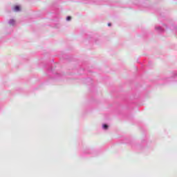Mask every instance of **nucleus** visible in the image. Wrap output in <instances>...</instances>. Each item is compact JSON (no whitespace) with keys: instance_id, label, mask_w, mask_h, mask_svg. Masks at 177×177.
Wrapping results in <instances>:
<instances>
[{"instance_id":"1","label":"nucleus","mask_w":177,"mask_h":177,"mask_svg":"<svg viewBox=\"0 0 177 177\" xmlns=\"http://www.w3.org/2000/svg\"><path fill=\"white\" fill-rule=\"evenodd\" d=\"M14 10L15 12H19V10H20V7H19V6H15Z\"/></svg>"},{"instance_id":"2","label":"nucleus","mask_w":177,"mask_h":177,"mask_svg":"<svg viewBox=\"0 0 177 177\" xmlns=\"http://www.w3.org/2000/svg\"><path fill=\"white\" fill-rule=\"evenodd\" d=\"M13 24H15V20L10 19V26H13Z\"/></svg>"},{"instance_id":"3","label":"nucleus","mask_w":177,"mask_h":177,"mask_svg":"<svg viewBox=\"0 0 177 177\" xmlns=\"http://www.w3.org/2000/svg\"><path fill=\"white\" fill-rule=\"evenodd\" d=\"M103 128L104 129H107L109 128V126L107 124H104Z\"/></svg>"},{"instance_id":"4","label":"nucleus","mask_w":177,"mask_h":177,"mask_svg":"<svg viewBox=\"0 0 177 177\" xmlns=\"http://www.w3.org/2000/svg\"><path fill=\"white\" fill-rule=\"evenodd\" d=\"M66 20L69 21V20H71V17H67Z\"/></svg>"},{"instance_id":"5","label":"nucleus","mask_w":177,"mask_h":177,"mask_svg":"<svg viewBox=\"0 0 177 177\" xmlns=\"http://www.w3.org/2000/svg\"><path fill=\"white\" fill-rule=\"evenodd\" d=\"M108 26H111V24H108Z\"/></svg>"}]
</instances>
